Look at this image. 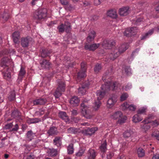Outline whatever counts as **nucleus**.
Instances as JSON below:
<instances>
[{"mask_svg":"<svg viewBox=\"0 0 159 159\" xmlns=\"http://www.w3.org/2000/svg\"><path fill=\"white\" fill-rule=\"evenodd\" d=\"M118 84L117 82H115L112 83L110 82H107L104 85H102L101 87L102 91L98 90L96 92L97 99L95 101L93 106V108L94 110H98L100 106L101 103L100 101L104 96L105 92L110 89L111 86H112V90L116 89Z\"/></svg>","mask_w":159,"mask_h":159,"instance_id":"obj_1","label":"nucleus"},{"mask_svg":"<svg viewBox=\"0 0 159 159\" xmlns=\"http://www.w3.org/2000/svg\"><path fill=\"white\" fill-rule=\"evenodd\" d=\"M58 84L54 95L56 98H58L62 94L61 92H64L65 89V84L63 80L59 79L57 80Z\"/></svg>","mask_w":159,"mask_h":159,"instance_id":"obj_2","label":"nucleus"},{"mask_svg":"<svg viewBox=\"0 0 159 159\" xmlns=\"http://www.w3.org/2000/svg\"><path fill=\"white\" fill-rule=\"evenodd\" d=\"M47 10L46 8H40L36 11L34 17L35 19L41 20L47 16Z\"/></svg>","mask_w":159,"mask_h":159,"instance_id":"obj_3","label":"nucleus"},{"mask_svg":"<svg viewBox=\"0 0 159 159\" xmlns=\"http://www.w3.org/2000/svg\"><path fill=\"white\" fill-rule=\"evenodd\" d=\"M57 28L60 33H63L65 30L66 32L68 33L71 30L70 24L68 21H65L64 25L63 24H61L58 26Z\"/></svg>","mask_w":159,"mask_h":159,"instance_id":"obj_4","label":"nucleus"},{"mask_svg":"<svg viewBox=\"0 0 159 159\" xmlns=\"http://www.w3.org/2000/svg\"><path fill=\"white\" fill-rule=\"evenodd\" d=\"M115 43V42L112 40L105 39L103 42L102 45L103 48L106 49H110Z\"/></svg>","mask_w":159,"mask_h":159,"instance_id":"obj_5","label":"nucleus"},{"mask_svg":"<svg viewBox=\"0 0 159 159\" xmlns=\"http://www.w3.org/2000/svg\"><path fill=\"white\" fill-rule=\"evenodd\" d=\"M47 100L44 98H37L33 100L31 102L34 106H41L44 105L47 103Z\"/></svg>","mask_w":159,"mask_h":159,"instance_id":"obj_6","label":"nucleus"},{"mask_svg":"<svg viewBox=\"0 0 159 159\" xmlns=\"http://www.w3.org/2000/svg\"><path fill=\"white\" fill-rule=\"evenodd\" d=\"M98 130L96 127L88 128L83 130V133L87 136H91Z\"/></svg>","mask_w":159,"mask_h":159,"instance_id":"obj_7","label":"nucleus"},{"mask_svg":"<svg viewBox=\"0 0 159 159\" xmlns=\"http://www.w3.org/2000/svg\"><path fill=\"white\" fill-rule=\"evenodd\" d=\"M120 54V53L117 48L112 49L110 54V59L114 60L117 58Z\"/></svg>","mask_w":159,"mask_h":159,"instance_id":"obj_8","label":"nucleus"},{"mask_svg":"<svg viewBox=\"0 0 159 159\" xmlns=\"http://www.w3.org/2000/svg\"><path fill=\"white\" fill-rule=\"evenodd\" d=\"M31 40L32 38L30 37L22 38L21 41V45L23 48L27 47Z\"/></svg>","mask_w":159,"mask_h":159,"instance_id":"obj_9","label":"nucleus"},{"mask_svg":"<svg viewBox=\"0 0 159 159\" xmlns=\"http://www.w3.org/2000/svg\"><path fill=\"white\" fill-rule=\"evenodd\" d=\"M40 64L42 69H48L51 67V63L48 60L45 59L40 62Z\"/></svg>","mask_w":159,"mask_h":159,"instance_id":"obj_10","label":"nucleus"},{"mask_svg":"<svg viewBox=\"0 0 159 159\" xmlns=\"http://www.w3.org/2000/svg\"><path fill=\"white\" fill-rule=\"evenodd\" d=\"M117 96L116 95H112L109 98L107 102V106L111 107L117 101Z\"/></svg>","mask_w":159,"mask_h":159,"instance_id":"obj_11","label":"nucleus"},{"mask_svg":"<svg viewBox=\"0 0 159 159\" xmlns=\"http://www.w3.org/2000/svg\"><path fill=\"white\" fill-rule=\"evenodd\" d=\"M129 7H123L120 8L119 10V13L121 16H125L129 13Z\"/></svg>","mask_w":159,"mask_h":159,"instance_id":"obj_12","label":"nucleus"},{"mask_svg":"<svg viewBox=\"0 0 159 159\" xmlns=\"http://www.w3.org/2000/svg\"><path fill=\"white\" fill-rule=\"evenodd\" d=\"M136 27H132L130 28H128L125 32L124 34L127 37L131 36L134 34V33H136L135 30H136Z\"/></svg>","mask_w":159,"mask_h":159,"instance_id":"obj_13","label":"nucleus"},{"mask_svg":"<svg viewBox=\"0 0 159 159\" xmlns=\"http://www.w3.org/2000/svg\"><path fill=\"white\" fill-rule=\"evenodd\" d=\"M97 156L96 152L94 150L90 149L87 154L88 159H95Z\"/></svg>","mask_w":159,"mask_h":159,"instance_id":"obj_14","label":"nucleus"},{"mask_svg":"<svg viewBox=\"0 0 159 159\" xmlns=\"http://www.w3.org/2000/svg\"><path fill=\"white\" fill-rule=\"evenodd\" d=\"M21 114L17 110H15L12 113L11 116L14 118H15L16 120L19 121H20L22 119L21 118Z\"/></svg>","mask_w":159,"mask_h":159,"instance_id":"obj_15","label":"nucleus"},{"mask_svg":"<svg viewBox=\"0 0 159 159\" xmlns=\"http://www.w3.org/2000/svg\"><path fill=\"white\" fill-rule=\"evenodd\" d=\"M100 45L99 43H94L91 45L86 44L84 48L86 50H89L90 51H94L98 48Z\"/></svg>","mask_w":159,"mask_h":159,"instance_id":"obj_16","label":"nucleus"},{"mask_svg":"<svg viewBox=\"0 0 159 159\" xmlns=\"http://www.w3.org/2000/svg\"><path fill=\"white\" fill-rule=\"evenodd\" d=\"M80 102L79 98L77 97H72L70 101V104L72 106L76 107L78 105Z\"/></svg>","mask_w":159,"mask_h":159,"instance_id":"obj_17","label":"nucleus"},{"mask_svg":"<svg viewBox=\"0 0 159 159\" xmlns=\"http://www.w3.org/2000/svg\"><path fill=\"white\" fill-rule=\"evenodd\" d=\"M95 32L94 30H90L87 38V41L88 43H90L93 41L95 37Z\"/></svg>","mask_w":159,"mask_h":159,"instance_id":"obj_18","label":"nucleus"},{"mask_svg":"<svg viewBox=\"0 0 159 159\" xmlns=\"http://www.w3.org/2000/svg\"><path fill=\"white\" fill-rule=\"evenodd\" d=\"M57 128L55 127H52L50 128L47 132L48 136H52L57 135L58 133Z\"/></svg>","mask_w":159,"mask_h":159,"instance_id":"obj_19","label":"nucleus"},{"mask_svg":"<svg viewBox=\"0 0 159 159\" xmlns=\"http://www.w3.org/2000/svg\"><path fill=\"white\" fill-rule=\"evenodd\" d=\"M40 52L41 56L43 58H45L47 56H49L51 52L50 51L45 48H42L40 50Z\"/></svg>","mask_w":159,"mask_h":159,"instance_id":"obj_20","label":"nucleus"},{"mask_svg":"<svg viewBox=\"0 0 159 159\" xmlns=\"http://www.w3.org/2000/svg\"><path fill=\"white\" fill-rule=\"evenodd\" d=\"M81 112L83 116L86 119H90L92 117L91 112L89 109H84L82 110Z\"/></svg>","mask_w":159,"mask_h":159,"instance_id":"obj_21","label":"nucleus"},{"mask_svg":"<svg viewBox=\"0 0 159 159\" xmlns=\"http://www.w3.org/2000/svg\"><path fill=\"white\" fill-rule=\"evenodd\" d=\"M107 15L114 19L117 17V15L116 10L115 9H111L107 11Z\"/></svg>","mask_w":159,"mask_h":159,"instance_id":"obj_22","label":"nucleus"},{"mask_svg":"<svg viewBox=\"0 0 159 159\" xmlns=\"http://www.w3.org/2000/svg\"><path fill=\"white\" fill-rule=\"evenodd\" d=\"M13 40L15 43H18L19 42L20 38L19 32L18 31H15L12 34Z\"/></svg>","mask_w":159,"mask_h":159,"instance_id":"obj_23","label":"nucleus"},{"mask_svg":"<svg viewBox=\"0 0 159 159\" xmlns=\"http://www.w3.org/2000/svg\"><path fill=\"white\" fill-rule=\"evenodd\" d=\"M89 85V82H88L84 84L81 87H80L78 89V92L79 93L82 94H84L86 92V90L85 89L88 87Z\"/></svg>","mask_w":159,"mask_h":159,"instance_id":"obj_24","label":"nucleus"},{"mask_svg":"<svg viewBox=\"0 0 159 159\" xmlns=\"http://www.w3.org/2000/svg\"><path fill=\"white\" fill-rule=\"evenodd\" d=\"M25 73V71L24 68L21 66L18 78L17 80V81L19 83L21 81L23 76L24 75Z\"/></svg>","mask_w":159,"mask_h":159,"instance_id":"obj_25","label":"nucleus"},{"mask_svg":"<svg viewBox=\"0 0 159 159\" xmlns=\"http://www.w3.org/2000/svg\"><path fill=\"white\" fill-rule=\"evenodd\" d=\"M58 116L61 118L66 122L68 121L69 120L68 116L65 112H60L58 114Z\"/></svg>","mask_w":159,"mask_h":159,"instance_id":"obj_26","label":"nucleus"},{"mask_svg":"<svg viewBox=\"0 0 159 159\" xmlns=\"http://www.w3.org/2000/svg\"><path fill=\"white\" fill-rule=\"evenodd\" d=\"M5 69L7 70V71H4L3 72V76L4 79L7 80H9L11 77V73L7 67Z\"/></svg>","mask_w":159,"mask_h":159,"instance_id":"obj_27","label":"nucleus"},{"mask_svg":"<svg viewBox=\"0 0 159 159\" xmlns=\"http://www.w3.org/2000/svg\"><path fill=\"white\" fill-rule=\"evenodd\" d=\"M129 45L128 43H125L121 45L118 49L120 53L125 51L129 48Z\"/></svg>","mask_w":159,"mask_h":159,"instance_id":"obj_28","label":"nucleus"},{"mask_svg":"<svg viewBox=\"0 0 159 159\" xmlns=\"http://www.w3.org/2000/svg\"><path fill=\"white\" fill-rule=\"evenodd\" d=\"M123 116V114L120 111H117L114 112L111 116V117L114 119H119Z\"/></svg>","mask_w":159,"mask_h":159,"instance_id":"obj_29","label":"nucleus"},{"mask_svg":"<svg viewBox=\"0 0 159 159\" xmlns=\"http://www.w3.org/2000/svg\"><path fill=\"white\" fill-rule=\"evenodd\" d=\"M154 30H156L157 32L159 31V26L157 28H155L154 29H152L149 30L148 32L145 35L143 36L141 38V40H143L145 39L149 35H151L152 34L153 31Z\"/></svg>","mask_w":159,"mask_h":159,"instance_id":"obj_30","label":"nucleus"},{"mask_svg":"<svg viewBox=\"0 0 159 159\" xmlns=\"http://www.w3.org/2000/svg\"><path fill=\"white\" fill-rule=\"evenodd\" d=\"M61 137L59 136H56L55 138L53 140V143L55 145L58 147L60 146L61 143Z\"/></svg>","mask_w":159,"mask_h":159,"instance_id":"obj_31","label":"nucleus"},{"mask_svg":"<svg viewBox=\"0 0 159 159\" xmlns=\"http://www.w3.org/2000/svg\"><path fill=\"white\" fill-rule=\"evenodd\" d=\"M48 154L50 156H54L57 155V149L53 148L49 149L48 151Z\"/></svg>","mask_w":159,"mask_h":159,"instance_id":"obj_32","label":"nucleus"},{"mask_svg":"<svg viewBox=\"0 0 159 159\" xmlns=\"http://www.w3.org/2000/svg\"><path fill=\"white\" fill-rule=\"evenodd\" d=\"M10 17L9 14L7 12H5L2 15L0 19L1 20H2V22H5L7 21L8 19Z\"/></svg>","mask_w":159,"mask_h":159,"instance_id":"obj_33","label":"nucleus"},{"mask_svg":"<svg viewBox=\"0 0 159 159\" xmlns=\"http://www.w3.org/2000/svg\"><path fill=\"white\" fill-rule=\"evenodd\" d=\"M16 94L14 91H11L8 97V100L11 101H14L16 99Z\"/></svg>","mask_w":159,"mask_h":159,"instance_id":"obj_34","label":"nucleus"},{"mask_svg":"<svg viewBox=\"0 0 159 159\" xmlns=\"http://www.w3.org/2000/svg\"><path fill=\"white\" fill-rule=\"evenodd\" d=\"M142 119L143 118L140 117V116L137 114L133 117V121L134 122L136 123L141 121Z\"/></svg>","mask_w":159,"mask_h":159,"instance_id":"obj_35","label":"nucleus"},{"mask_svg":"<svg viewBox=\"0 0 159 159\" xmlns=\"http://www.w3.org/2000/svg\"><path fill=\"white\" fill-rule=\"evenodd\" d=\"M137 153L139 157H143L145 154V151L142 148H139L137 150Z\"/></svg>","mask_w":159,"mask_h":159,"instance_id":"obj_36","label":"nucleus"},{"mask_svg":"<svg viewBox=\"0 0 159 159\" xmlns=\"http://www.w3.org/2000/svg\"><path fill=\"white\" fill-rule=\"evenodd\" d=\"M102 68V67L101 65L98 63L95 65L94 67V71L95 73H98L100 71Z\"/></svg>","mask_w":159,"mask_h":159,"instance_id":"obj_37","label":"nucleus"},{"mask_svg":"<svg viewBox=\"0 0 159 159\" xmlns=\"http://www.w3.org/2000/svg\"><path fill=\"white\" fill-rule=\"evenodd\" d=\"M34 135L32 131H29L26 134L27 138L29 140L31 141L33 138Z\"/></svg>","mask_w":159,"mask_h":159,"instance_id":"obj_38","label":"nucleus"},{"mask_svg":"<svg viewBox=\"0 0 159 159\" xmlns=\"http://www.w3.org/2000/svg\"><path fill=\"white\" fill-rule=\"evenodd\" d=\"M147 109V107H141L138 110L137 114L140 115L144 114L146 112Z\"/></svg>","mask_w":159,"mask_h":159,"instance_id":"obj_39","label":"nucleus"},{"mask_svg":"<svg viewBox=\"0 0 159 159\" xmlns=\"http://www.w3.org/2000/svg\"><path fill=\"white\" fill-rule=\"evenodd\" d=\"M73 144L71 143L68 147V153L69 154H71L74 152Z\"/></svg>","mask_w":159,"mask_h":159,"instance_id":"obj_40","label":"nucleus"},{"mask_svg":"<svg viewBox=\"0 0 159 159\" xmlns=\"http://www.w3.org/2000/svg\"><path fill=\"white\" fill-rule=\"evenodd\" d=\"M133 134V132L131 130H128L125 131L124 134V137L128 138L131 136Z\"/></svg>","mask_w":159,"mask_h":159,"instance_id":"obj_41","label":"nucleus"},{"mask_svg":"<svg viewBox=\"0 0 159 159\" xmlns=\"http://www.w3.org/2000/svg\"><path fill=\"white\" fill-rule=\"evenodd\" d=\"M107 143L105 141L102 144L100 147V149L101 151L102 152H104L107 150Z\"/></svg>","mask_w":159,"mask_h":159,"instance_id":"obj_42","label":"nucleus"},{"mask_svg":"<svg viewBox=\"0 0 159 159\" xmlns=\"http://www.w3.org/2000/svg\"><path fill=\"white\" fill-rule=\"evenodd\" d=\"M86 71H80L77 75V78L78 79H80L86 76L85 72Z\"/></svg>","mask_w":159,"mask_h":159,"instance_id":"obj_43","label":"nucleus"},{"mask_svg":"<svg viewBox=\"0 0 159 159\" xmlns=\"http://www.w3.org/2000/svg\"><path fill=\"white\" fill-rule=\"evenodd\" d=\"M39 121V119H29L27 120V122L28 123L32 124L38 123Z\"/></svg>","mask_w":159,"mask_h":159,"instance_id":"obj_44","label":"nucleus"},{"mask_svg":"<svg viewBox=\"0 0 159 159\" xmlns=\"http://www.w3.org/2000/svg\"><path fill=\"white\" fill-rule=\"evenodd\" d=\"M67 132L70 133L75 134L77 132V130L75 128L70 127L67 129Z\"/></svg>","mask_w":159,"mask_h":159,"instance_id":"obj_45","label":"nucleus"},{"mask_svg":"<svg viewBox=\"0 0 159 159\" xmlns=\"http://www.w3.org/2000/svg\"><path fill=\"white\" fill-rule=\"evenodd\" d=\"M81 71H86V64L84 61L82 62L81 64Z\"/></svg>","mask_w":159,"mask_h":159,"instance_id":"obj_46","label":"nucleus"},{"mask_svg":"<svg viewBox=\"0 0 159 159\" xmlns=\"http://www.w3.org/2000/svg\"><path fill=\"white\" fill-rule=\"evenodd\" d=\"M152 136L156 139L159 140V131L157 130L154 131L152 134Z\"/></svg>","mask_w":159,"mask_h":159,"instance_id":"obj_47","label":"nucleus"},{"mask_svg":"<svg viewBox=\"0 0 159 159\" xmlns=\"http://www.w3.org/2000/svg\"><path fill=\"white\" fill-rule=\"evenodd\" d=\"M120 118V119L119 118L118 119V120L117 121V123H119L120 124L124 123L126 119V117L125 116H123L121 118Z\"/></svg>","mask_w":159,"mask_h":159,"instance_id":"obj_48","label":"nucleus"},{"mask_svg":"<svg viewBox=\"0 0 159 159\" xmlns=\"http://www.w3.org/2000/svg\"><path fill=\"white\" fill-rule=\"evenodd\" d=\"M8 59L7 57H4L3 58L2 60L1 64L2 65L5 66L6 67V68L7 66L6 64L7 62Z\"/></svg>","mask_w":159,"mask_h":159,"instance_id":"obj_49","label":"nucleus"},{"mask_svg":"<svg viewBox=\"0 0 159 159\" xmlns=\"http://www.w3.org/2000/svg\"><path fill=\"white\" fill-rule=\"evenodd\" d=\"M84 150L81 149L79 150V151L76 154V156L78 157L81 156L84 153Z\"/></svg>","mask_w":159,"mask_h":159,"instance_id":"obj_50","label":"nucleus"},{"mask_svg":"<svg viewBox=\"0 0 159 159\" xmlns=\"http://www.w3.org/2000/svg\"><path fill=\"white\" fill-rule=\"evenodd\" d=\"M12 122L7 124L4 127V129H9L11 128L13 126Z\"/></svg>","mask_w":159,"mask_h":159,"instance_id":"obj_51","label":"nucleus"},{"mask_svg":"<svg viewBox=\"0 0 159 159\" xmlns=\"http://www.w3.org/2000/svg\"><path fill=\"white\" fill-rule=\"evenodd\" d=\"M125 71L127 75H130L131 74V69L129 67L126 66L125 69Z\"/></svg>","mask_w":159,"mask_h":159,"instance_id":"obj_52","label":"nucleus"},{"mask_svg":"<svg viewBox=\"0 0 159 159\" xmlns=\"http://www.w3.org/2000/svg\"><path fill=\"white\" fill-rule=\"evenodd\" d=\"M128 95L127 93L123 94L120 97L121 101H124L128 97Z\"/></svg>","mask_w":159,"mask_h":159,"instance_id":"obj_53","label":"nucleus"},{"mask_svg":"<svg viewBox=\"0 0 159 159\" xmlns=\"http://www.w3.org/2000/svg\"><path fill=\"white\" fill-rule=\"evenodd\" d=\"M129 105L128 104L127 102H125L122 105V106L123 107L124 110H125L128 108L129 107Z\"/></svg>","mask_w":159,"mask_h":159,"instance_id":"obj_54","label":"nucleus"},{"mask_svg":"<svg viewBox=\"0 0 159 159\" xmlns=\"http://www.w3.org/2000/svg\"><path fill=\"white\" fill-rule=\"evenodd\" d=\"M114 156V153L112 152H109L107 155V157L108 159H110Z\"/></svg>","mask_w":159,"mask_h":159,"instance_id":"obj_55","label":"nucleus"},{"mask_svg":"<svg viewBox=\"0 0 159 159\" xmlns=\"http://www.w3.org/2000/svg\"><path fill=\"white\" fill-rule=\"evenodd\" d=\"M19 129V126L17 124L15 125L14 127L11 130V131H17Z\"/></svg>","mask_w":159,"mask_h":159,"instance_id":"obj_56","label":"nucleus"},{"mask_svg":"<svg viewBox=\"0 0 159 159\" xmlns=\"http://www.w3.org/2000/svg\"><path fill=\"white\" fill-rule=\"evenodd\" d=\"M128 108H129V109L130 110L134 111L135 110L136 107L135 106L133 105H129Z\"/></svg>","mask_w":159,"mask_h":159,"instance_id":"obj_57","label":"nucleus"},{"mask_svg":"<svg viewBox=\"0 0 159 159\" xmlns=\"http://www.w3.org/2000/svg\"><path fill=\"white\" fill-rule=\"evenodd\" d=\"M131 88V85L129 84H128L125 86V89L126 91H127L130 89Z\"/></svg>","mask_w":159,"mask_h":159,"instance_id":"obj_58","label":"nucleus"},{"mask_svg":"<svg viewBox=\"0 0 159 159\" xmlns=\"http://www.w3.org/2000/svg\"><path fill=\"white\" fill-rule=\"evenodd\" d=\"M101 3V1L100 0H94V4L96 6H97L98 5L100 4Z\"/></svg>","mask_w":159,"mask_h":159,"instance_id":"obj_59","label":"nucleus"},{"mask_svg":"<svg viewBox=\"0 0 159 159\" xmlns=\"http://www.w3.org/2000/svg\"><path fill=\"white\" fill-rule=\"evenodd\" d=\"M61 3L62 4L64 5H66L68 4V2L67 0H60Z\"/></svg>","mask_w":159,"mask_h":159,"instance_id":"obj_60","label":"nucleus"},{"mask_svg":"<svg viewBox=\"0 0 159 159\" xmlns=\"http://www.w3.org/2000/svg\"><path fill=\"white\" fill-rule=\"evenodd\" d=\"M151 118H152V116H151L150 115L148 117V119H145V120H144L143 122H145V123H147V124L150 123L151 122L150 121H149L148 120V119H150Z\"/></svg>","mask_w":159,"mask_h":159,"instance_id":"obj_61","label":"nucleus"},{"mask_svg":"<svg viewBox=\"0 0 159 159\" xmlns=\"http://www.w3.org/2000/svg\"><path fill=\"white\" fill-rule=\"evenodd\" d=\"M72 114L73 116H76L78 114V112L76 110H73L71 111Z\"/></svg>","mask_w":159,"mask_h":159,"instance_id":"obj_62","label":"nucleus"},{"mask_svg":"<svg viewBox=\"0 0 159 159\" xmlns=\"http://www.w3.org/2000/svg\"><path fill=\"white\" fill-rule=\"evenodd\" d=\"M34 157L33 155H30L27 157L26 159H34Z\"/></svg>","mask_w":159,"mask_h":159,"instance_id":"obj_63","label":"nucleus"},{"mask_svg":"<svg viewBox=\"0 0 159 159\" xmlns=\"http://www.w3.org/2000/svg\"><path fill=\"white\" fill-rule=\"evenodd\" d=\"M152 159H159V155H155L153 156Z\"/></svg>","mask_w":159,"mask_h":159,"instance_id":"obj_64","label":"nucleus"}]
</instances>
